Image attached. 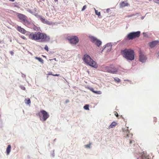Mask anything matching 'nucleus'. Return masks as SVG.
<instances>
[{"label": "nucleus", "instance_id": "obj_15", "mask_svg": "<svg viewBox=\"0 0 159 159\" xmlns=\"http://www.w3.org/2000/svg\"><path fill=\"white\" fill-rule=\"evenodd\" d=\"M22 21L23 22V23L26 26H27L30 24V22L27 20L26 18H25Z\"/></svg>", "mask_w": 159, "mask_h": 159}, {"label": "nucleus", "instance_id": "obj_8", "mask_svg": "<svg viewBox=\"0 0 159 159\" xmlns=\"http://www.w3.org/2000/svg\"><path fill=\"white\" fill-rule=\"evenodd\" d=\"M91 41L93 43H95L99 47L102 44V42L95 37L93 36L90 37Z\"/></svg>", "mask_w": 159, "mask_h": 159}, {"label": "nucleus", "instance_id": "obj_7", "mask_svg": "<svg viewBox=\"0 0 159 159\" xmlns=\"http://www.w3.org/2000/svg\"><path fill=\"white\" fill-rule=\"evenodd\" d=\"M68 40L70 41L71 43L75 44L78 43L79 39L78 37L74 36L70 38L69 37H67Z\"/></svg>", "mask_w": 159, "mask_h": 159}, {"label": "nucleus", "instance_id": "obj_24", "mask_svg": "<svg viewBox=\"0 0 159 159\" xmlns=\"http://www.w3.org/2000/svg\"><path fill=\"white\" fill-rule=\"evenodd\" d=\"M84 108L86 110H89V105H86L84 107Z\"/></svg>", "mask_w": 159, "mask_h": 159}, {"label": "nucleus", "instance_id": "obj_10", "mask_svg": "<svg viewBox=\"0 0 159 159\" xmlns=\"http://www.w3.org/2000/svg\"><path fill=\"white\" fill-rule=\"evenodd\" d=\"M146 60V57L144 55L143 53L140 52L139 53V60L140 61L142 62H144Z\"/></svg>", "mask_w": 159, "mask_h": 159}, {"label": "nucleus", "instance_id": "obj_31", "mask_svg": "<svg viewBox=\"0 0 159 159\" xmlns=\"http://www.w3.org/2000/svg\"><path fill=\"white\" fill-rule=\"evenodd\" d=\"M149 159V158H148L147 157H142V159Z\"/></svg>", "mask_w": 159, "mask_h": 159}, {"label": "nucleus", "instance_id": "obj_40", "mask_svg": "<svg viewBox=\"0 0 159 159\" xmlns=\"http://www.w3.org/2000/svg\"><path fill=\"white\" fill-rule=\"evenodd\" d=\"M15 0H10V1H11L12 2H13L15 1Z\"/></svg>", "mask_w": 159, "mask_h": 159}, {"label": "nucleus", "instance_id": "obj_4", "mask_svg": "<svg viewBox=\"0 0 159 159\" xmlns=\"http://www.w3.org/2000/svg\"><path fill=\"white\" fill-rule=\"evenodd\" d=\"M140 34V32L139 31L130 33L127 35V39L128 40L133 39L139 37Z\"/></svg>", "mask_w": 159, "mask_h": 159}, {"label": "nucleus", "instance_id": "obj_9", "mask_svg": "<svg viewBox=\"0 0 159 159\" xmlns=\"http://www.w3.org/2000/svg\"><path fill=\"white\" fill-rule=\"evenodd\" d=\"M159 44V40H155L152 41L149 43V45L151 48L155 47Z\"/></svg>", "mask_w": 159, "mask_h": 159}, {"label": "nucleus", "instance_id": "obj_6", "mask_svg": "<svg viewBox=\"0 0 159 159\" xmlns=\"http://www.w3.org/2000/svg\"><path fill=\"white\" fill-rule=\"evenodd\" d=\"M41 114L43 116V119L44 121H45L49 116V115L47 112L44 110H41L40 112L38 113V115L40 117Z\"/></svg>", "mask_w": 159, "mask_h": 159}, {"label": "nucleus", "instance_id": "obj_30", "mask_svg": "<svg viewBox=\"0 0 159 159\" xmlns=\"http://www.w3.org/2000/svg\"><path fill=\"white\" fill-rule=\"evenodd\" d=\"M86 7H87L86 5L84 6L82 9V11H83L86 8Z\"/></svg>", "mask_w": 159, "mask_h": 159}, {"label": "nucleus", "instance_id": "obj_11", "mask_svg": "<svg viewBox=\"0 0 159 159\" xmlns=\"http://www.w3.org/2000/svg\"><path fill=\"white\" fill-rule=\"evenodd\" d=\"M17 16L19 19L22 21L25 19V18H26V16L25 15L19 13H17Z\"/></svg>", "mask_w": 159, "mask_h": 159}, {"label": "nucleus", "instance_id": "obj_35", "mask_svg": "<svg viewBox=\"0 0 159 159\" xmlns=\"http://www.w3.org/2000/svg\"><path fill=\"white\" fill-rule=\"evenodd\" d=\"M22 89L23 90H25V87H23L22 88Z\"/></svg>", "mask_w": 159, "mask_h": 159}, {"label": "nucleus", "instance_id": "obj_1", "mask_svg": "<svg viewBox=\"0 0 159 159\" xmlns=\"http://www.w3.org/2000/svg\"><path fill=\"white\" fill-rule=\"evenodd\" d=\"M30 39L41 42H48L50 41V37L46 34L40 32H35L31 33L29 36Z\"/></svg>", "mask_w": 159, "mask_h": 159}, {"label": "nucleus", "instance_id": "obj_33", "mask_svg": "<svg viewBox=\"0 0 159 159\" xmlns=\"http://www.w3.org/2000/svg\"><path fill=\"white\" fill-rule=\"evenodd\" d=\"M69 102V101L68 100H67L65 101V103H67Z\"/></svg>", "mask_w": 159, "mask_h": 159}, {"label": "nucleus", "instance_id": "obj_2", "mask_svg": "<svg viewBox=\"0 0 159 159\" xmlns=\"http://www.w3.org/2000/svg\"><path fill=\"white\" fill-rule=\"evenodd\" d=\"M121 53L123 57L128 60L132 61L134 59V52L131 49H125L121 51Z\"/></svg>", "mask_w": 159, "mask_h": 159}, {"label": "nucleus", "instance_id": "obj_18", "mask_svg": "<svg viewBox=\"0 0 159 159\" xmlns=\"http://www.w3.org/2000/svg\"><path fill=\"white\" fill-rule=\"evenodd\" d=\"M116 125V123L114 121L109 126L108 128L109 129L112 128L114 127Z\"/></svg>", "mask_w": 159, "mask_h": 159}, {"label": "nucleus", "instance_id": "obj_22", "mask_svg": "<svg viewBox=\"0 0 159 159\" xmlns=\"http://www.w3.org/2000/svg\"><path fill=\"white\" fill-rule=\"evenodd\" d=\"M48 75H52L54 76H58L59 75V74H52V72H49L48 74Z\"/></svg>", "mask_w": 159, "mask_h": 159}, {"label": "nucleus", "instance_id": "obj_37", "mask_svg": "<svg viewBox=\"0 0 159 159\" xmlns=\"http://www.w3.org/2000/svg\"><path fill=\"white\" fill-rule=\"evenodd\" d=\"M109 9H107V12H108V11H109Z\"/></svg>", "mask_w": 159, "mask_h": 159}, {"label": "nucleus", "instance_id": "obj_41", "mask_svg": "<svg viewBox=\"0 0 159 159\" xmlns=\"http://www.w3.org/2000/svg\"><path fill=\"white\" fill-rule=\"evenodd\" d=\"M53 59L55 61H57L56 59V58H55Z\"/></svg>", "mask_w": 159, "mask_h": 159}, {"label": "nucleus", "instance_id": "obj_28", "mask_svg": "<svg viewBox=\"0 0 159 159\" xmlns=\"http://www.w3.org/2000/svg\"><path fill=\"white\" fill-rule=\"evenodd\" d=\"M20 37L23 39L26 40L27 39L24 36H20Z\"/></svg>", "mask_w": 159, "mask_h": 159}, {"label": "nucleus", "instance_id": "obj_16", "mask_svg": "<svg viewBox=\"0 0 159 159\" xmlns=\"http://www.w3.org/2000/svg\"><path fill=\"white\" fill-rule=\"evenodd\" d=\"M30 12L33 14H35L37 13V8H34L33 10L29 9L28 11Z\"/></svg>", "mask_w": 159, "mask_h": 159}, {"label": "nucleus", "instance_id": "obj_3", "mask_svg": "<svg viewBox=\"0 0 159 159\" xmlns=\"http://www.w3.org/2000/svg\"><path fill=\"white\" fill-rule=\"evenodd\" d=\"M84 60L86 64L89 65L95 68H97L98 67V65L96 63L93 61L88 55L86 54L84 55Z\"/></svg>", "mask_w": 159, "mask_h": 159}, {"label": "nucleus", "instance_id": "obj_21", "mask_svg": "<svg viewBox=\"0 0 159 159\" xmlns=\"http://www.w3.org/2000/svg\"><path fill=\"white\" fill-rule=\"evenodd\" d=\"M35 59L38 60L40 62L42 63H43V60L41 58L37 57H35Z\"/></svg>", "mask_w": 159, "mask_h": 159}, {"label": "nucleus", "instance_id": "obj_27", "mask_svg": "<svg viewBox=\"0 0 159 159\" xmlns=\"http://www.w3.org/2000/svg\"><path fill=\"white\" fill-rule=\"evenodd\" d=\"M40 19L41 21L43 22H44L45 21V19L44 18L41 17L40 18Z\"/></svg>", "mask_w": 159, "mask_h": 159}, {"label": "nucleus", "instance_id": "obj_20", "mask_svg": "<svg viewBox=\"0 0 159 159\" xmlns=\"http://www.w3.org/2000/svg\"><path fill=\"white\" fill-rule=\"evenodd\" d=\"M25 103L28 104H30L31 103V101L30 99L29 98L25 99Z\"/></svg>", "mask_w": 159, "mask_h": 159}, {"label": "nucleus", "instance_id": "obj_29", "mask_svg": "<svg viewBox=\"0 0 159 159\" xmlns=\"http://www.w3.org/2000/svg\"><path fill=\"white\" fill-rule=\"evenodd\" d=\"M90 144H88L86 145H85V147L86 148H90Z\"/></svg>", "mask_w": 159, "mask_h": 159}, {"label": "nucleus", "instance_id": "obj_42", "mask_svg": "<svg viewBox=\"0 0 159 159\" xmlns=\"http://www.w3.org/2000/svg\"><path fill=\"white\" fill-rule=\"evenodd\" d=\"M54 1L55 2H57L58 1V0H54Z\"/></svg>", "mask_w": 159, "mask_h": 159}, {"label": "nucleus", "instance_id": "obj_17", "mask_svg": "<svg viewBox=\"0 0 159 159\" xmlns=\"http://www.w3.org/2000/svg\"><path fill=\"white\" fill-rule=\"evenodd\" d=\"M11 146L10 145H8L6 149V152L7 155H9V154L11 152Z\"/></svg>", "mask_w": 159, "mask_h": 159}, {"label": "nucleus", "instance_id": "obj_34", "mask_svg": "<svg viewBox=\"0 0 159 159\" xmlns=\"http://www.w3.org/2000/svg\"><path fill=\"white\" fill-rule=\"evenodd\" d=\"M159 1H155V2L157 3L158 4H159V2H158Z\"/></svg>", "mask_w": 159, "mask_h": 159}, {"label": "nucleus", "instance_id": "obj_5", "mask_svg": "<svg viewBox=\"0 0 159 159\" xmlns=\"http://www.w3.org/2000/svg\"><path fill=\"white\" fill-rule=\"evenodd\" d=\"M106 71L112 74H115L118 71V69L113 66H107L105 68Z\"/></svg>", "mask_w": 159, "mask_h": 159}, {"label": "nucleus", "instance_id": "obj_25", "mask_svg": "<svg viewBox=\"0 0 159 159\" xmlns=\"http://www.w3.org/2000/svg\"><path fill=\"white\" fill-rule=\"evenodd\" d=\"M115 80L117 82H120V79L117 77H115L114 78Z\"/></svg>", "mask_w": 159, "mask_h": 159}, {"label": "nucleus", "instance_id": "obj_43", "mask_svg": "<svg viewBox=\"0 0 159 159\" xmlns=\"http://www.w3.org/2000/svg\"><path fill=\"white\" fill-rule=\"evenodd\" d=\"M156 0L155 1H159V0Z\"/></svg>", "mask_w": 159, "mask_h": 159}, {"label": "nucleus", "instance_id": "obj_13", "mask_svg": "<svg viewBox=\"0 0 159 159\" xmlns=\"http://www.w3.org/2000/svg\"><path fill=\"white\" fill-rule=\"evenodd\" d=\"M111 47L109 44H107L104 48V50H106L107 51H110L111 49Z\"/></svg>", "mask_w": 159, "mask_h": 159}, {"label": "nucleus", "instance_id": "obj_32", "mask_svg": "<svg viewBox=\"0 0 159 159\" xmlns=\"http://www.w3.org/2000/svg\"><path fill=\"white\" fill-rule=\"evenodd\" d=\"M115 115L117 117H118L119 116L117 112H116L115 113Z\"/></svg>", "mask_w": 159, "mask_h": 159}, {"label": "nucleus", "instance_id": "obj_26", "mask_svg": "<svg viewBox=\"0 0 159 159\" xmlns=\"http://www.w3.org/2000/svg\"><path fill=\"white\" fill-rule=\"evenodd\" d=\"M44 49L46 50L47 52L48 51V48L47 45H46L44 47Z\"/></svg>", "mask_w": 159, "mask_h": 159}, {"label": "nucleus", "instance_id": "obj_19", "mask_svg": "<svg viewBox=\"0 0 159 159\" xmlns=\"http://www.w3.org/2000/svg\"><path fill=\"white\" fill-rule=\"evenodd\" d=\"M90 90L93 92V93L98 94H101V91H95L92 88H90L89 89Z\"/></svg>", "mask_w": 159, "mask_h": 159}, {"label": "nucleus", "instance_id": "obj_36", "mask_svg": "<svg viewBox=\"0 0 159 159\" xmlns=\"http://www.w3.org/2000/svg\"><path fill=\"white\" fill-rule=\"evenodd\" d=\"M134 16V15H131L128 16V17H130L132 16Z\"/></svg>", "mask_w": 159, "mask_h": 159}, {"label": "nucleus", "instance_id": "obj_38", "mask_svg": "<svg viewBox=\"0 0 159 159\" xmlns=\"http://www.w3.org/2000/svg\"><path fill=\"white\" fill-rule=\"evenodd\" d=\"M157 57H159V52L157 53Z\"/></svg>", "mask_w": 159, "mask_h": 159}, {"label": "nucleus", "instance_id": "obj_23", "mask_svg": "<svg viewBox=\"0 0 159 159\" xmlns=\"http://www.w3.org/2000/svg\"><path fill=\"white\" fill-rule=\"evenodd\" d=\"M95 13L96 15H98V16H100V12H98V10L95 9Z\"/></svg>", "mask_w": 159, "mask_h": 159}, {"label": "nucleus", "instance_id": "obj_12", "mask_svg": "<svg viewBox=\"0 0 159 159\" xmlns=\"http://www.w3.org/2000/svg\"><path fill=\"white\" fill-rule=\"evenodd\" d=\"M17 30L19 32L24 34H25L27 32L25 29L19 26L17 27Z\"/></svg>", "mask_w": 159, "mask_h": 159}, {"label": "nucleus", "instance_id": "obj_14", "mask_svg": "<svg viewBox=\"0 0 159 159\" xmlns=\"http://www.w3.org/2000/svg\"><path fill=\"white\" fill-rule=\"evenodd\" d=\"M129 5V4L126 1L122 2L120 3V7H121L127 6Z\"/></svg>", "mask_w": 159, "mask_h": 159}, {"label": "nucleus", "instance_id": "obj_39", "mask_svg": "<svg viewBox=\"0 0 159 159\" xmlns=\"http://www.w3.org/2000/svg\"><path fill=\"white\" fill-rule=\"evenodd\" d=\"M132 141L131 140H130V142H129V143H130V144H131L132 143Z\"/></svg>", "mask_w": 159, "mask_h": 159}]
</instances>
